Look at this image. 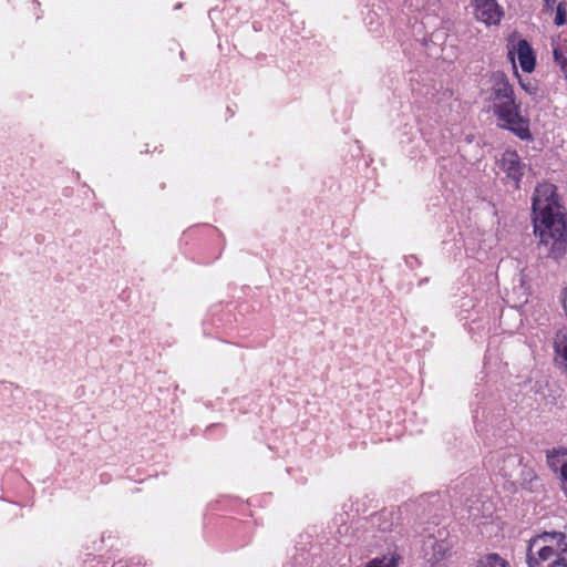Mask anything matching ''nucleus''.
Here are the masks:
<instances>
[{
    "instance_id": "3",
    "label": "nucleus",
    "mask_w": 567,
    "mask_h": 567,
    "mask_svg": "<svg viewBox=\"0 0 567 567\" xmlns=\"http://www.w3.org/2000/svg\"><path fill=\"white\" fill-rule=\"evenodd\" d=\"M493 110L501 127L514 132L522 140L530 137L528 124L520 115L516 101L497 103Z\"/></svg>"
},
{
    "instance_id": "6",
    "label": "nucleus",
    "mask_w": 567,
    "mask_h": 567,
    "mask_svg": "<svg viewBox=\"0 0 567 567\" xmlns=\"http://www.w3.org/2000/svg\"><path fill=\"white\" fill-rule=\"evenodd\" d=\"M447 545L443 540H437L434 536L429 535L422 545V553L424 559L430 564V566H434L440 563L446 553Z\"/></svg>"
},
{
    "instance_id": "11",
    "label": "nucleus",
    "mask_w": 567,
    "mask_h": 567,
    "mask_svg": "<svg viewBox=\"0 0 567 567\" xmlns=\"http://www.w3.org/2000/svg\"><path fill=\"white\" fill-rule=\"evenodd\" d=\"M476 567H507V563L496 554H491L478 560Z\"/></svg>"
},
{
    "instance_id": "14",
    "label": "nucleus",
    "mask_w": 567,
    "mask_h": 567,
    "mask_svg": "<svg viewBox=\"0 0 567 567\" xmlns=\"http://www.w3.org/2000/svg\"><path fill=\"white\" fill-rule=\"evenodd\" d=\"M367 567H396L394 557H383L373 559Z\"/></svg>"
},
{
    "instance_id": "4",
    "label": "nucleus",
    "mask_w": 567,
    "mask_h": 567,
    "mask_svg": "<svg viewBox=\"0 0 567 567\" xmlns=\"http://www.w3.org/2000/svg\"><path fill=\"white\" fill-rule=\"evenodd\" d=\"M475 16L485 24H497L503 12L495 0H475Z\"/></svg>"
},
{
    "instance_id": "12",
    "label": "nucleus",
    "mask_w": 567,
    "mask_h": 567,
    "mask_svg": "<svg viewBox=\"0 0 567 567\" xmlns=\"http://www.w3.org/2000/svg\"><path fill=\"white\" fill-rule=\"evenodd\" d=\"M553 55L555 62L560 66V69L567 63V47H555L553 50Z\"/></svg>"
},
{
    "instance_id": "5",
    "label": "nucleus",
    "mask_w": 567,
    "mask_h": 567,
    "mask_svg": "<svg viewBox=\"0 0 567 567\" xmlns=\"http://www.w3.org/2000/svg\"><path fill=\"white\" fill-rule=\"evenodd\" d=\"M492 96L493 106L497 103L515 101L514 89L504 73L497 72L493 75Z\"/></svg>"
},
{
    "instance_id": "10",
    "label": "nucleus",
    "mask_w": 567,
    "mask_h": 567,
    "mask_svg": "<svg viewBox=\"0 0 567 567\" xmlns=\"http://www.w3.org/2000/svg\"><path fill=\"white\" fill-rule=\"evenodd\" d=\"M470 518L477 520L481 517H488L493 513V504L491 502H476L468 507Z\"/></svg>"
},
{
    "instance_id": "16",
    "label": "nucleus",
    "mask_w": 567,
    "mask_h": 567,
    "mask_svg": "<svg viewBox=\"0 0 567 567\" xmlns=\"http://www.w3.org/2000/svg\"><path fill=\"white\" fill-rule=\"evenodd\" d=\"M546 3L554 2L555 0H545Z\"/></svg>"
},
{
    "instance_id": "1",
    "label": "nucleus",
    "mask_w": 567,
    "mask_h": 567,
    "mask_svg": "<svg viewBox=\"0 0 567 567\" xmlns=\"http://www.w3.org/2000/svg\"><path fill=\"white\" fill-rule=\"evenodd\" d=\"M533 224L539 255L561 259L567 254V225L555 185L543 183L536 187L533 196Z\"/></svg>"
},
{
    "instance_id": "7",
    "label": "nucleus",
    "mask_w": 567,
    "mask_h": 567,
    "mask_svg": "<svg viewBox=\"0 0 567 567\" xmlns=\"http://www.w3.org/2000/svg\"><path fill=\"white\" fill-rule=\"evenodd\" d=\"M501 163L507 176L515 183H518L526 169L525 165L520 163L519 156L515 152H506Z\"/></svg>"
},
{
    "instance_id": "13",
    "label": "nucleus",
    "mask_w": 567,
    "mask_h": 567,
    "mask_svg": "<svg viewBox=\"0 0 567 567\" xmlns=\"http://www.w3.org/2000/svg\"><path fill=\"white\" fill-rule=\"evenodd\" d=\"M567 18V3L560 2L557 6L556 9V16H555V24L556 25H564L566 23Z\"/></svg>"
},
{
    "instance_id": "15",
    "label": "nucleus",
    "mask_w": 567,
    "mask_h": 567,
    "mask_svg": "<svg viewBox=\"0 0 567 567\" xmlns=\"http://www.w3.org/2000/svg\"><path fill=\"white\" fill-rule=\"evenodd\" d=\"M505 463H508L505 464L503 467H502V471L504 472V475H508L509 474V471H508V467H514L518 464V458L516 455H511L506 461Z\"/></svg>"
},
{
    "instance_id": "9",
    "label": "nucleus",
    "mask_w": 567,
    "mask_h": 567,
    "mask_svg": "<svg viewBox=\"0 0 567 567\" xmlns=\"http://www.w3.org/2000/svg\"><path fill=\"white\" fill-rule=\"evenodd\" d=\"M547 464L554 472H563L567 467V450L551 449L547 451Z\"/></svg>"
},
{
    "instance_id": "2",
    "label": "nucleus",
    "mask_w": 567,
    "mask_h": 567,
    "mask_svg": "<svg viewBox=\"0 0 567 567\" xmlns=\"http://www.w3.org/2000/svg\"><path fill=\"white\" fill-rule=\"evenodd\" d=\"M526 563L528 567H567V534L543 532L530 537Z\"/></svg>"
},
{
    "instance_id": "8",
    "label": "nucleus",
    "mask_w": 567,
    "mask_h": 567,
    "mask_svg": "<svg viewBox=\"0 0 567 567\" xmlns=\"http://www.w3.org/2000/svg\"><path fill=\"white\" fill-rule=\"evenodd\" d=\"M515 52L523 71L532 72L535 68V56L529 43L526 40H519L515 45Z\"/></svg>"
}]
</instances>
